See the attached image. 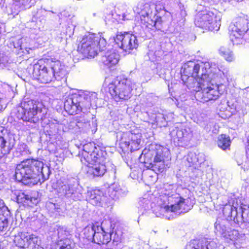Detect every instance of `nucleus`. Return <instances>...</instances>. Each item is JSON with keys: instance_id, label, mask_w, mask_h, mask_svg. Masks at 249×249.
Here are the masks:
<instances>
[{"instance_id": "obj_54", "label": "nucleus", "mask_w": 249, "mask_h": 249, "mask_svg": "<svg viewBox=\"0 0 249 249\" xmlns=\"http://www.w3.org/2000/svg\"><path fill=\"white\" fill-rule=\"evenodd\" d=\"M237 1H242L243 0H236Z\"/></svg>"}, {"instance_id": "obj_1", "label": "nucleus", "mask_w": 249, "mask_h": 249, "mask_svg": "<svg viewBox=\"0 0 249 249\" xmlns=\"http://www.w3.org/2000/svg\"><path fill=\"white\" fill-rule=\"evenodd\" d=\"M181 80L188 88L196 91L197 100L205 102L217 99L227 89V82L222 77L230 76L228 71H221L209 62L196 64L189 61L181 70Z\"/></svg>"}, {"instance_id": "obj_26", "label": "nucleus", "mask_w": 249, "mask_h": 249, "mask_svg": "<svg viewBox=\"0 0 249 249\" xmlns=\"http://www.w3.org/2000/svg\"><path fill=\"white\" fill-rule=\"evenodd\" d=\"M100 229L101 230H96L93 240L99 245L107 244L112 239L113 234H109V232Z\"/></svg>"}, {"instance_id": "obj_53", "label": "nucleus", "mask_w": 249, "mask_h": 249, "mask_svg": "<svg viewBox=\"0 0 249 249\" xmlns=\"http://www.w3.org/2000/svg\"><path fill=\"white\" fill-rule=\"evenodd\" d=\"M95 146H96V147H99V150L98 152V154H99V152H100V153H101V151H100V147H99V146H98V145H97V146L96 145H95ZM98 157H99V158H100V154H99V156H98ZM99 159H100V160H101V159H100V158H99Z\"/></svg>"}, {"instance_id": "obj_36", "label": "nucleus", "mask_w": 249, "mask_h": 249, "mask_svg": "<svg viewBox=\"0 0 249 249\" xmlns=\"http://www.w3.org/2000/svg\"><path fill=\"white\" fill-rule=\"evenodd\" d=\"M198 157L202 158L200 160H198V157L196 158V156L193 153H190L188 155L186 160H187L188 164L187 165L191 166L195 164H196V162H198L199 164L201 163L204 161V156L202 154H199Z\"/></svg>"}, {"instance_id": "obj_22", "label": "nucleus", "mask_w": 249, "mask_h": 249, "mask_svg": "<svg viewBox=\"0 0 249 249\" xmlns=\"http://www.w3.org/2000/svg\"><path fill=\"white\" fill-rule=\"evenodd\" d=\"M216 243L211 238H204L188 244L186 249H216Z\"/></svg>"}, {"instance_id": "obj_40", "label": "nucleus", "mask_w": 249, "mask_h": 249, "mask_svg": "<svg viewBox=\"0 0 249 249\" xmlns=\"http://www.w3.org/2000/svg\"><path fill=\"white\" fill-rule=\"evenodd\" d=\"M17 152H19L21 155H28L30 154L27 145L24 143H20L18 145Z\"/></svg>"}, {"instance_id": "obj_30", "label": "nucleus", "mask_w": 249, "mask_h": 249, "mask_svg": "<svg viewBox=\"0 0 249 249\" xmlns=\"http://www.w3.org/2000/svg\"><path fill=\"white\" fill-rule=\"evenodd\" d=\"M231 141L230 137L225 134L219 136L217 139V145L223 150H226L230 146Z\"/></svg>"}, {"instance_id": "obj_35", "label": "nucleus", "mask_w": 249, "mask_h": 249, "mask_svg": "<svg viewBox=\"0 0 249 249\" xmlns=\"http://www.w3.org/2000/svg\"><path fill=\"white\" fill-rule=\"evenodd\" d=\"M74 244L69 238L64 241H58L55 249H73Z\"/></svg>"}, {"instance_id": "obj_52", "label": "nucleus", "mask_w": 249, "mask_h": 249, "mask_svg": "<svg viewBox=\"0 0 249 249\" xmlns=\"http://www.w3.org/2000/svg\"><path fill=\"white\" fill-rule=\"evenodd\" d=\"M111 172L112 173H113L114 174H115V173H116V168L115 167H113L112 169L111 170Z\"/></svg>"}, {"instance_id": "obj_39", "label": "nucleus", "mask_w": 249, "mask_h": 249, "mask_svg": "<svg viewBox=\"0 0 249 249\" xmlns=\"http://www.w3.org/2000/svg\"><path fill=\"white\" fill-rule=\"evenodd\" d=\"M99 228H101L102 230L110 232L111 230L114 228V226L112 224L111 222L109 220H104L101 223V226H99Z\"/></svg>"}, {"instance_id": "obj_55", "label": "nucleus", "mask_w": 249, "mask_h": 249, "mask_svg": "<svg viewBox=\"0 0 249 249\" xmlns=\"http://www.w3.org/2000/svg\"><path fill=\"white\" fill-rule=\"evenodd\" d=\"M0 249H7V248H2Z\"/></svg>"}, {"instance_id": "obj_37", "label": "nucleus", "mask_w": 249, "mask_h": 249, "mask_svg": "<svg viewBox=\"0 0 249 249\" xmlns=\"http://www.w3.org/2000/svg\"><path fill=\"white\" fill-rule=\"evenodd\" d=\"M168 120L163 114H158L155 117V122L157 125L161 127H165L167 125Z\"/></svg>"}, {"instance_id": "obj_44", "label": "nucleus", "mask_w": 249, "mask_h": 249, "mask_svg": "<svg viewBox=\"0 0 249 249\" xmlns=\"http://www.w3.org/2000/svg\"><path fill=\"white\" fill-rule=\"evenodd\" d=\"M111 17L113 18V22L116 21L118 22H120L121 21L125 20V16L124 14L120 15L116 13H114L112 14Z\"/></svg>"}, {"instance_id": "obj_5", "label": "nucleus", "mask_w": 249, "mask_h": 249, "mask_svg": "<svg viewBox=\"0 0 249 249\" xmlns=\"http://www.w3.org/2000/svg\"><path fill=\"white\" fill-rule=\"evenodd\" d=\"M97 94L89 91L75 90L72 91L64 102V109L71 115L85 112L92 105H96Z\"/></svg>"}, {"instance_id": "obj_49", "label": "nucleus", "mask_w": 249, "mask_h": 249, "mask_svg": "<svg viewBox=\"0 0 249 249\" xmlns=\"http://www.w3.org/2000/svg\"><path fill=\"white\" fill-rule=\"evenodd\" d=\"M5 104H3V100L1 97H0V110L5 108Z\"/></svg>"}, {"instance_id": "obj_42", "label": "nucleus", "mask_w": 249, "mask_h": 249, "mask_svg": "<svg viewBox=\"0 0 249 249\" xmlns=\"http://www.w3.org/2000/svg\"><path fill=\"white\" fill-rule=\"evenodd\" d=\"M248 148L247 150V154L249 156V136L248 140ZM237 164L239 166H241V168L243 169L244 171L248 170L249 168V163L245 162L244 163L243 162H240L239 160H237Z\"/></svg>"}, {"instance_id": "obj_14", "label": "nucleus", "mask_w": 249, "mask_h": 249, "mask_svg": "<svg viewBox=\"0 0 249 249\" xmlns=\"http://www.w3.org/2000/svg\"><path fill=\"white\" fill-rule=\"evenodd\" d=\"M110 43H114V48L118 47L125 52L129 53L131 50L137 48L138 41L136 36L128 32L118 33L116 36L109 39Z\"/></svg>"}, {"instance_id": "obj_23", "label": "nucleus", "mask_w": 249, "mask_h": 249, "mask_svg": "<svg viewBox=\"0 0 249 249\" xmlns=\"http://www.w3.org/2000/svg\"><path fill=\"white\" fill-rule=\"evenodd\" d=\"M87 199L93 205L103 206L106 200V196L101 190H93L88 192Z\"/></svg>"}, {"instance_id": "obj_46", "label": "nucleus", "mask_w": 249, "mask_h": 249, "mask_svg": "<svg viewBox=\"0 0 249 249\" xmlns=\"http://www.w3.org/2000/svg\"><path fill=\"white\" fill-rule=\"evenodd\" d=\"M179 8H180V13L179 15H178V16L179 17H180V18L181 19H183L187 15L186 12L185 10V8L184 7L183 5H182L181 4L179 5Z\"/></svg>"}, {"instance_id": "obj_47", "label": "nucleus", "mask_w": 249, "mask_h": 249, "mask_svg": "<svg viewBox=\"0 0 249 249\" xmlns=\"http://www.w3.org/2000/svg\"><path fill=\"white\" fill-rule=\"evenodd\" d=\"M109 234H113L112 236V238H113V241H120L121 239V235L120 233H117V232H109Z\"/></svg>"}, {"instance_id": "obj_2", "label": "nucleus", "mask_w": 249, "mask_h": 249, "mask_svg": "<svg viewBox=\"0 0 249 249\" xmlns=\"http://www.w3.org/2000/svg\"><path fill=\"white\" fill-rule=\"evenodd\" d=\"M223 213L227 220L217 219L214 223L215 231L224 238L231 241L244 240L245 234H240L237 230H231L228 221L249 223V206L243 203L239 206L237 203L232 205L227 204L223 208Z\"/></svg>"}, {"instance_id": "obj_31", "label": "nucleus", "mask_w": 249, "mask_h": 249, "mask_svg": "<svg viewBox=\"0 0 249 249\" xmlns=\"http://www.w3.org/2000/svg\"><path fill=\"white\" fill-rule=\"evenodd\" d=\"M17 199L19 203H27L29 201L34 204L37 202L36 198L33 197L30 195L23 192H20L17 195Z\"/></svg>"}, {"instance_id": "obj_33", "label": "nucleus", "mask_w": 249, "mask_h": 249, "mask_svg": "<svg viewBox=\"0 0 249 249\" xmlns=\"http://www.w3.org/2000/svg\"><path fill=\"white\" fill-rule=\"evenodd\" d=\"M31 1V0H14V5L18 6V9H15V11L13 13L15 14L18 12H19L21 10H23L30 7Z\"/></svg>"}, {"instance_id": "obj_6", "label": "nucleus", "mask_w": 249, "mask_h": 249, "mask_svg": "<svg viewBox=\"0 0 249 249\" xmlns=\"http://www.w3.org/2000/svg\"><path fill=\"white\" fill-rule=\"evenodd\" d=\"M144 158L145 166L155 172H162L165 161L171 159L169 150L160 145L151 144L143 150L141 158Z\"/></svg>"}, {"instance_id": "obj_13", "label": "nucleus", "mask_w": 249, "mask_h": 249, "mask_svg": "<svg viewBox=\"0 0 249 249\" xmlns=\"http://www.w3.org/2000/svg\"><path fill=\"white\" fill-rule=\"evenodd\" d=\"M249 39V20L244 18L236 19L231 34V40L234 45L242 44Z\"/></svg>"}, {"instance_id": "obj_25", "label": "nucleus", "mask_w": 249, "mask_h": 249, "mask_svg": "<svg viewBox=\"0 0 249 249\" xmlns=\"http://www.w3.org/2000/svg\"><path fill=\"white\" fill-rule=\"evenodd\" d=\"M119 60V55L114 50H107L102 57V62L108 67L117 64Z\"/></svg>"}, {"instance_id": "obj_8", "label": "nucleus", "mask_w": 249, "mask_h": 249, "mask_svg": "<svg viewBox=\"0 0 249 249\" xmlns=\"http://www.w3.org/2000/svg\"><path fill=\"white\" fill-rule=\"evenodd\" d=\"M140 6L141 10L139 14L142 23L148 29L159 28L161 17L167 13L163 3L157 1L155 6L145 3Z\"/></svg>"}, {"instance_id": "obj_28", "label": "nucleus", "mask_w": 249, "mask_h": 249, "mask_svg": "<svg viewBox=\"0 0 249 249\" xmlns=\"http://www.w3.org/2000/svg\"><path fill=\"white\" fill-rule=\"evenodd\" d=\"M249 104V100H244L242 101V103H241L240 101H235L233 102L232 100L228 101L227 102V105L228 107L231 109V112H233L234 111H236L239 112L241 110L244 111L245 107Z\"/></svg>"}, {"instance_id": "obj_12", "label": "nucleus", "mask_w": 249, "mask_h": 249, "mask_svg": "<svg viewBox=\"0 0 249 249\" xmlns=\"http://www.w3.org/2000/svg\"><path fill=\"white\" fill-rule=\"evenodd\" d=\"M195 25L212 31H217L221 25V18L212 12L204 11L199 12L195 18Z\"/></svg>"}, {"instance_id": "obj_11", "label": "nucleus", "mask_w": 249, "mask_h": 249, "mask_svg": "<svg viewBox=\"0 0 249 249\" xmlns=\"http://www.w3.org/2000/svg\"><path fill=\"white\" fill-rule=\"evenodd\" d=\"M13 242L14 249H43L40 238L27 232H18L15 235Z\"/></svg>"}, {"instance_id": "obj_3", "label": "nucleus", "mask_w": 249, "mask_h": 249, "mask_svg": "<svg viewBox=\"0 0 249 249\" xmlns=\"http://www.w3.org/2000/svg\"><path fill=\"white\" fill-rule=\"evenodd\" d=\"M49 167L42 161L28 159L18 164L16 169V178L25 185L32 186L43 182L49 178Z\"/></svg>"}, {"instance_id": "obj_18", "label": "nucleus", "mask_w": 249, "mask_h": 249, "mask_svg": "<svg viewBox=\"0 0 249 249\" xmlns=\"http://www.w3.org/2000/svg\"><path fill=\"white\" fill-rule=\"evenodd\" d=\"M176 200L171 205H164L165 212H173L178 213H186L193 207V203L189 198L184 199L179 195H175Z\"/></svg>"}, {"instance_id": "obj_16", "label": "nucleus", "mask_w": 249, "mask_h": 249, "mask_svg": "<svg viewBox=\"0 0 249 249\" xmlns=\"http://www.w3.org/2000/svg\"><path fill=\"white\" fill-rule=\"evenodd\" d=\"M49 65L47 64V61L39 60L35 64L33 68V77L40 83L46 84L52 81L54 79L53 73Z\"/></svg>"}, {"instance_id": "obj_43", "label": "nucleus", "mask_w": 249, "mask_h": 249, "mask_svg": "<svg viewBox=\"0 0 249 249\" xmlns=\"http://www.w3.org/2000/svg\"><path fill=\"white\" fill-rule=\"evenodd\" d=\"M25 40L24 38H21L15 41H13V45L15 48H19L20 50H22L25 45L23 44V41Z\"/></svg>"}, {"instance_id": "obj_9", "label": "nucleus", "mask_w": 249, "mask_h": 249, "mask_svg": "<svg viewBox=\"0 0 249 249\" xmlns=\"http://www.w3.org/2000/svg\"><path fill=\"white\" fill-rule=\"evenodd\" d=\"M104 84L107 85L109 92L117 102L127 100L132 96L133 82L130 79L117 77L110 81L106 78Z\"/></svg>"}, {"instance_id": "obj_51", "label": "nucleus", "mask_w": 249, "mask_h": 249, "mask_svg": "<svg viewBox=\"0 0 249 249\" xmlns=\"http://www.w3.org/2000/svg\"><path fill=\"white\" fill-rule=\"evenodd\" d=\"M221 1H222V2H231V3H233V2L234 1V2H236L237 1L236 0H220Z\"/></svg>"}, {"instance_id": "obj_7", "label": "nucleus", "mask_w": 249, "mask_h": 249, "mask_svg": "<svg viewBox=\"0 0 249 249\" xmlns=\"http://www.w3.org/2000/svg\"><path fill=\"white\" fill-rule=\"evenodd\" d=\"M48 108L42 103L33 100H29L21 103L18 107L17 117L24 121L36 123L48 117Z\"/></svg>"}, {"instance_id": "obj_21", "label": "nucleus", "mask_w": 249, "mask_h": 249, "mask_svg": "<svg viewBox=\"0 0 249 249\" xmlns=\"http://www.w3.org/2000/svg\"><path fill=\"white\" fill-rule=\"evenodd\" d=\"M162 195L160 199L163 202L161 207L164 209V205H171L176 200L175 195H179L177 193V185L175 184H166L162 191Z\"/></svg>"}, {"instance_id": "obj_32", "label": "nucleus", "mask_w": 249, "mask_h": 249, "mask_svg": "<svg viewBox=\"0 0 249 249\" xmlns=\"http://www.w3.org/2000/svg\"><path fill=\"white\" fill-rule=\"evenodd\" d=\"M139 209L140 211H145L151 208L149 195H144L139 201Z\"/></svg>"}, {"instance_id": "obj_19", "label": "nucleus", "mask_w": 249, "mask_h": 249, "mask_svg": "<svg viewBox=\"0 0 249 249\" xmlns=\"http://www.w3.org/2000/svg\"><path fill=\"white\" fill-rule=\"evenodd\" d=\"M47 64H49V69L53 73L54 79L59 81L66 78L68 74L67 67L60 61L55 58L47 60Z\"/></svg>"}, {"instance_id": "obj_41", "label": "nucleus", "mask_w": 249, "mask_h": 249, "mask_svg": "<svg viewBox=\"0 0 249 249\" xmlns=\"http://www.w3.org/2000/svg\"><path fill=\"white\" fill-rule=\"evenodd\" d=\"M58 241H64L66 239L69 238L70 233L68 231L65 230L63 228H60L58 229Z\"/></svg>"}, {"instance_id": "obj_20", "label": "nucleus", "mask_w": 249, "mask_h": 249, "mask_svg": "<svg viewBox=\"0 0 249 249\" xmlns=\"http://www.w3.org/2000/svg\"><path fill=\"white\" fill-rule=\"evenodd\" d=\"M142 135L138 131L137 132H128L124 134L122 140V143L124 145L127 150L131 151L140 148Z\"/></svg>"}, {"instance_id": "obj_24", "label": "nucleus", "mask_w": 249, "mask_h": 249, "mask_svg": "<svg viewBox=\"0 0 249 249\" xmlns=\"http://www.w3.org/2000/svg\"><path fill=\"white\" fill-rule=\"evenodd\" d=\"M10 217V211L3 201L0 199V231H2L7 228Z\"/></svg>"}, {"instance_id": "obj_38", "label": "nucleus", "mask_w": 249, "mask_h": 249, "mask_svg": "<svg viewBox=\"0 0 249 249\" xmlns=\"http://www.w3.org/2000/svg\"><path fill=\"white\" fill-rule=\"evenodd\" d=\"M109 191L114 192V194H113V196H119L125 195V191L122 189L120 186L116 183L112 184L109 187Z\"/></svg>"}, {"instance_id": "obj_29", "label": "nucleus", "mask_w": 249, "mask_h": 249, "mask_svg": "<svg viewBox=\"0 0 249 249\" xmlns=\"http://www.w3.org/2000/svg\"><path fill=\"white\" fill-rule=\"evenodd\" d=\"M218 53L219 54L228 62H231L235 60V57L233 52L227 47H220L218 49Z\"/></svg>"}, {"instance_id": "obj_45", "label": "nucleus", "mask_w": 249, "mask_h": 249, "mask_svg": "<svg viewBox=\"0 0 249 249\" xmlns=\"http://www.w3.org/2000/svg\"><path fill=\"white\" fill-rule=\"evenodd\" d=\"M14 5H15V2H14V3L10 6H9L8 7H7V10H6L8 14L12 15L14 17L16 15H17L19 13V12H18L17 14H15L13 13L15 11V9H18V6H17L16 5L15 6Z\"/></svg>"}, {"instance_id": "obj_4", "label": "nucleus", "mask_w": 249, "mask_h": 249, "mask_svg": "<svg viewBox=\"0 0 249 249\" xmlns=\"http://www.w3.org/2000/svg\"><path fill=\"white\" fill-rule=\"evenodd\" d=\"M99 150L94 142H89L83 145V151L79 154L81 161L85 165L83 169L90 178L101 177L107 170L105 164L100 163Z\"/></svg>"}, {"instance_id": "obj_34", "label": "nucleus", "mask_w": 249, "mask_h": 249, "mask_svg": "<svg viewBox=\"0 0 249 249\" xmlns=\"http://www.w3.org/2000/svg\"><path fill=\"white\" fill-rule=\"evenodd\" d=\"M101 230L99 226L97 225H89L84 229V233L86 238L88 239H92L93 240L94 235L96 230Z\"/></svg>"}, {"instance_id": "obj_17", "label": "nucleus", "mask_w": 249, "mask_h": 249, "mask_svg": "<svg viewBox=\"0 0 249 249\" xmlns=\"http://www.w3.org/2000/svg\"><path fill=\"white\" fill-rule=\"evenodd\" d=\"M170 135L174 141H177L178 144H186L193 137V130L188 125L178 124L170 128Z\"/></svg>"}, {"instance_id": "obj_48", "label": "nucleus", "mask_w": 249, "mask_h": 249, "mask_svg": "<svg viewBox=\"0 0 249 249\" xmlns=\"http://www.w3.org/2000/svg\"><path fill=\"white\" fill-rule=\"evenodd\" d=\"M55 142H56V145L60 148H62L64 147L65 144L63 143L64 142L62 140H61L60 139H58V140L56 141Z\"/></svg>"}, {"instance_id": "obj_50", "label": "nucleus", "mask_w": 249, "mask_h": 249, "mask_svg": "<svg viewBox=\"0 0 249 249\" xmlns=\"http://www.w3.org/2000/svg\"><path fill=\"white\" fill-rule=\"evenodd\" d=\"M6 61V59L4 58V57L1 58V56L0 54V64H4V62Z\"/></svg>"}, {"instance_id": "obj_15", "label": "nucleus", "mask_w": 249, "mask_h": 249, "mask_svg": "<svg viewBox=\"0 0 249 249\" xmlns=\"http://www.w3.org/2000/svg\"><path fill=\"white\" fill-rule=\"evenodd\" d=\"M78 186V181L76 178H69L58 182L57 191L60 196L71 198L75 200L80 199L82 195L81 193H77Z\"/></svg>"}, {"instance_id": "obj_10", "label": "nucleus", "mask_w": 249, "mask_h": 249, "mask_svg": "<svg viewBox=\"0 0 249 249\" xmlns=\"http://www.w3.org/2000/svg\"><path fill=\"white\" fill-rule=\"evenodd\" d=\"M106 44V40L101 35L89 34L83 37L77 50L85 56L94 57L99 51L104 50Z\"/></svg>"}, {"instance_id": "obj_27", "label": "nucleus", "mask_w": 249, "mask_h": 249, "mask_svg": "<svg viewBox=\"0 0 249 249\" xmlns=\"http://www.w3.org/2000/svg\"><path fill=\"white\" fill-rule=\"evenodd\" d=\"M14 142L1 136L0 133V157L8 154L14 147Z\"/></svg>"}]
</instances>
